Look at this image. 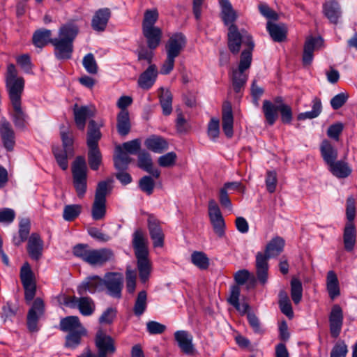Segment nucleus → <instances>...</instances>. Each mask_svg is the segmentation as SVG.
Returning a JSON list of instances; mask_svg holds the SVG:
<instances>
[{"label":"nucleus","instance_id":"obj_55","mask_svg":"<svg viewBox=\"0 0 357 357\" xmlns=\"http://www.w3.org/2000/svg\"><path fill=\"white\" fill-rule=\"evenodd\" d=\"M191 261L201 269H206L209 265L208 257L202 252H194L191 255Z\"/></svg>","mask_w":357,"mask_h":357},{"label":"nucleus","instance_id":"obj_35","mask_svg":"<svg viewBox=\"0 0 357 357\" xmlns=\"http://www.w3.org/2000/svg\"><path fill=\"white\" fill-rule=\"evenodd\" d=\"M60 328L65 332L84 331L85 329L77 316H68L60 321Z\"/></svg>","mask_w":357,"mask_h":357},{"label":"nucleus","instance_id":"obj_4","mask_svg":"<svg viewBox=\"0 0 357 357\" xmlns=\"http://www.w3.org/2000/svg\"><path fill=\"white\" fill-rule=\"evenodd\" d=\"M6 86L10 102H21V96L24 87V80L22 77L17 76V70L13 64H9L7 66Z\"/></svg>","mask_w":357,"mask_h":357},{"label":"nucleus","instance_id":"obj_46","mask_svg":"<svg viewBox=\"0 0 357 357\" xmlns=\"http://www.w3.org/2000/svg\"><path fill=\"white\" fill-rule=\"evenodd\" d=\"M328 166L333 174L338 178L347 177L351 172V169L348 164L343 161L335 160Z\"/></svg>","mask_w":357,"mask_h":357},{"label":"nucleus","instance_id":"obj_56","mask_svg":"<svg viewBox=\"0 0 357 357\" xmlns=\"http://www.w3.org/2000/svg\"><path fill=\"white\" fill-rule=\"evenodd\" d=\"M109 183L110 181H103L98 184L94 199L106 201V195L110 191Z\"/></svg>","mask_w":357,"mask_h":357},{"label":"nucleus","instance_id":"obj_15","mask_svg":"<svg viewBox=\"0 0 357 357\" xmlns=\"http://www.w3.org/2000/svg\"><path fill=\"white\" fill-rule=\"evenodd\" d=\"M75 122L77 127L82 130H84L86 119L93 117L96 114L93 105L78 106L75 104L73 108Z\"/></svg>","mask_w":357,"mask_h":357},{"label":"nucleus","instance_id":"obj_38","mask_svg":"<svg viewBox=\"0 0 357 357\" xmlns=\"http://www.w3.org/2000/svg\"><path fill=\"white\" fill-rule=\"evenodd\" d=\"M13 113L11 114L12 120L17 128H24L26 126L27 115L22 110L21 102L11 103Z\"/></svg>","mask_w":357,"mask_h":357},{"label":"nucleus","instance_id":"obj_50","mask_svg":"<svg viewBox=\"0 0 357 357\" xmlns=\"http://www.w3.org/2000/svg\"><path fill=\"white\" fill-rule=\"evenodd\" d=\"M89 164L93 170H97L101 164L102 155L98 148H89Z\"/></svg>","mask_w":357,"mask_h":357},{"label":"nucleus","instance_id":"obj_31","mask_svg":"<svg viewBox=\"0 0 357 357\" xmlns=\"http://www.w3.org/2000/svg\"><path fill=\"white\" fill-rule=\"evenodd\" d=\"M320 151L324 160L328 165L333 163L337 158V149L328 140L325 139L321 142Z\"/></svg>","mask_w":357,"mask_h":357},{"label":"nucleus","instance_id":"obj_36","mask_svg":"<svg viewBox=\"0 0 357 357\" xmlns=\"http://www.w3.org/2000/svg\"><path fill=\"white\" fill-rule=\"evenodd\" d=\"M326 289L331 299H335L340 294L339 281L335 273L330 271L326 277Z\"/></svg>","mask_w":357,"mask_h":357},{"label":"nucleus","instance_id":"obj_5","mask_svg":"<svg viewBox=\"0 0 357 357\" xmlns=\"http://www.w3.org/2000/svg\"><path fill=\"white\" fill-rule=\"evenodd\" d=\"M252 57L249 53L244 52L241 54L240 61L236 68H233L231 74V79L234 90L238 93L244 87L247 79L246 71L250 68Z\"/></svg>","mask_w":357,"mask_h":357},{"label":"nucleus","instance_id":"obj_20","mask_svg":"<svg viewBox=\"0 0 357 357\" xmlns=\"http://www.w3.org/2000/svg\"><path fill=\"white\" fill-rule=\"evenodd\" d=\"M114 258L113 252L109 249H91L87 263L91 266H100Z\"/></svg>","mask_w":357,"mask_h":357},{"label":"nucleus","instance_id":"obj_27","mask_svg":"<svg viewBox=\"0 0 357 357\" xmlns=\"http://www.w3.org/2000/svg\"><path fill=\"white\" fill-rule=\"evenodd\" d=\"M43 241L37 234H32L29 239L27 250L30 257L38 260L43 253Z\"/></svg>","mask_w":357,"mask_h":357},{"label":"nucleus","instance_id":"obj_48","mask_svg":"<svg viewBox=\"0 0 357 357\" xmlns=\"http://www.w3.org/2000/svg\"><path fill=\"white\" fill-rule=\"evenodd\" d=\"M147 294L145 291L139 292L134 305V313L137 316H141L146 309Z\"/></svg>","mask_w":357,"mask_h":357},{"label":"nucleus","instance_id":"obj_40","mask_svg":"<svg viewBox=\"0 0 357 357\" xmlns=\"http://www.w3.org/2000/svg\"><path fill=\"white\" fill-rule=\"evenodd\" d=\"M266 28L273 40L282 42L286 38L287 28L284 24H276L268 22Z\"/></svg>","mask_w":357,"mask_h":357},{"label":"nucleus","instance_id":"obj_16","mask_svg":"<svg viewBox=\"0 0 357 357\" xmlns=\"http://www.w3.org/2000/svg\"><path fill=\"white\" fill-rule=\"evenodd\" d=\"M330 332L331 336L336 338L339 336L343 325V312L339 305L332 307L329 315Z\"/></svg>","mask_w":357,"mask_h":357},{"label":"nucleus","instance_id":"obj_17","mask_svg":"<svg viewBox=\"0 0 357 357\" xmlns=\"http://www.w3.org/2000/svg\"><path fill=\"white\" fill-rule=\"evenodd\" d=\"M185 38L182 33L172 36L165 45L167 55L176 59L185 46Z\"/></svg>","mask_w":357,"mask_h":357},{"label":"nucleus","instance_id":"obj_52","mask_svg":"<svg viewBox=\"0 0 357 357\" xmlns=\"http://www.w3.org/2000/svg\"><path fill=\"white\" fill-rule=\"evenodd\" d=\"M86 333V329L84 331L70 332L66 337V346L69 348H75L80 343L81 337Z\"/></svg>","mask_w":357,"mask_h":357},{"label":"nucleus","instance_id":"obj_12","mask_svg":"<svg viewBox=\"0 0 357 357\" xmlns=\"http://www.w3.org/2000/svg\"><path fill=\"white\" fill-rule=\"evenodd\" d=\"M45 305L41 298H37L33 303L31 307L27 314V327L31 332L38 331V322L43 315Z\"/></svg>","mask_w":357,"mask_h":357},{"label":"nucleus","instance_id":"obj_60","mask_svg":"<svg viewBox=\"0 0 357 357\" xmlns=\"http://www.w3.org/2000/svg\"><path fill=\"white\" fill-rule=\"evenodd\" d=\"M140 189L147 195H151L153 191L155 183L149 176H143L139 182Z\"/></svg>","mask_w":357,"mask_h":357},{"label":"nucleus","instance_id":"obj_29","mask_svg":"<svg viewBox=\"0 0 357 357\" xmlns=\"http://www.w3.org/2000/svg\"><path fill=\"white\" fill-rule=\"evenodd\" d=\"M142 32L147 41L148 47L155 50L160 45L162 38V30L158 27L144 28Z\"/></svg>","mask_w":357,"mask_h":357},{"label":"nucleus","instance_id":"obj_54","mask_svg":"<svg viewBox=\"0 0 357 357\" xmlns=\"http://www.w3.org/2000/svg\"><path fill=\"white\" fill-rule=\"evenodd\" d=\"M158 19V12L156 9L146 10L142 22V29L155 27V23Z\"/></svg>","mask_w":357,"mask_h":357},{"label":"nucleus","instance_id":"obj_28","mask_svg":"<svg viewBox=\"0 0 357 357\" xmlns=\"http://www.w3.org/2000/svg\"><path fill=\"white\" fill-rule=\"evenodd\" d=\"M222 130L229 138L233 136L234 117L231 106L229 102H225L222 108Z\"/></svg>","mask_w":357,"mask_h":357},{"label":"nucleus","instance_id":"obj_34","mask_svg":"<svg viewBox=\"0 0 357 357\" xmlns=\"http://www.w3.org/2000/svg\"><path fill=\"white\" fill-rule=\"evenodd\" d=\"M144 144L148 149L158 153H160L168 149L167 141L164 138L155 135L147 138Z\"/></svg>","mask_w":357,"mask_h":357},{"label":"nucleus","instance_id":"obj_57","mask_svg":"<svg viewBox=\"0 0 357 357\" xmlns=\"http://www.w3.org/2000/svg\"><path fill=\"white\" fill-rule=\"evenodd\" d=\"M82 64L89 73L96 74L98 72V66L93 54H87L83 59Z\"/></svg>","mask_w":357,"mask_h":357},{"label":"nucleus","instance_id":"obj_21","mask_svg":"<svg viewBox=\"0 0 357 357\" xmlns=\"http://www.w3.org/2000/svg\"><path fill=\"white\" fill-rule=\"evenodd\" d=\"M158 75L157 67L151 64L139 77L137 84L139 87L144 90L151 89L156 81Z\"/></svg>","mask_w":357,"mask_h":357},{"label":"nucleus","instance_id":"obj_30","mask_svg":"<svg viewBox=\"0 0 357 357\" xmlns=\"http://www.w3.org/2000/svg\"><path fill=\"white\" fill-rule=\"evenodd\" d=\"M221 17L224 24L228 26V31H229L231 26H236L234 24V22L236 20L238 15L228 0L222 1Z\"/></svg>","mask_w":357,"mask_h":357},{"label":"nucleus","instance_id":"obj_13","mask_svg":"<svg viewBox=\"0 0 357 357\" xmlns=\"http://www.w3.org/2000/svg\"><path fill=\"white\" fill-rule=\"evenodd\" d=\"M0 136L5 149L12 151L15 144V134L10 123L4 116L0 120Z\"/></svg>","mask_w":357,"mask_h":357},{"label":"nucleus","instance_id":"obj_3","mask_svg":"<svg viewBox=\"0 0 357 357\" xmlns=\"http://www.w3.org/2000/svg\"><path fill=\"white\" fill-rule=\"evenodd\" d=\"M228 47L230 52L234 54H237L241 48L244 52L249 53L252 56V52L255 47L252 37L245 29L239 30L237 26H231L227 33Z\"/></svg>","mask_w":357,"mask_h":357},{"label":"nucleus","instance_id":"obj_25","mask_svg":"<svg viewBox=\"0 0 357 357\" xmlns=\"http://www.w3.org/2000/svg\"><path fill=\"white\" fill-rule=\"evenodd\" d=\"M111 17V11L107 8L98 10L91 20V26L96 31H103Z\"/></svg>","mask_w":357,"mask_h":357},{"label":"nucleus","instance_id":"obj_26","mask_svg":"<svg viewBox=\"0 0 357 357\" xmlns=\"http://www.w3.org/2000/svg\"><path fill=\"white\" fill-rule=\"evenodd\" d=\"M137 166L155 178L160 177V171L157 168H153L151 156L148 152L143 151L139 153Z\"/></svg>","mask_w":357,"mask_h":357},{"label":"nucleus","instance_id":"obj_41","mask_svg":"<svg viewBox=\"0 0 357 357\" xmlns=\"http://www.w3.org/2000/svg\"><path fill=\"white\" fill-rule=\"evenodd\" d=\"M262 110L268 123L273 125L278 119V105H275L272 102L265 100L263 102Z\"/></svg>","mask_w":357,"mask_h":357},{"label":"nucleus","instance_id":"obj_44","mask_svg":"<svg viewBox=\"0 0 357 357\" xmlns=\"http://www.w3.org/2000/svg\"><path fill=\"white\" fill-rule=\"evenodd\" d=\"M52 31L48 29L36 31L33 36V43L36 47L42 48L49 43H52Z\"/></svg>","mask_w":357,"mask_h":357},{"label":"nucleus","instance_id":"obj_49","mask_svg":"<svg viewBox=\"0 0 357 357\" xmlns=\"http://www.w3.org/2000/svg\"><path fill=\"white\" fill-rule=\"evenodd\" d=\"M303 296V287L301 282L297 278L291 281V297L295 304L301 302Z\"/></svg>","mask_w":357,"mask_h":357},{"label":"nucleus","instance_id":"obj_45","mask_svg":"<svg viewBox=\"0 0 357 357\" xmlns=\"http://www.w3.org/2000/svg\"><path fill=\"white\" fill-rule=\"evenodd\" d=\"M131 159L128 153L123 151L121 146H117L116 148V154L114 156V162L116 169L118 170L126 169Z\"/></svg>","mask_w":357,"mask_h":357},{"label":"nucleus","instance_id":"obj_9","mask_svg":"<svg viewBox=\"0 0 357 357\" xmlns=\"http://www.w3.org/2000/svg\"><path fill=\"white\" fill-rule=\"evenodd\" d=\"M65 304L73 308H77L83 316L89 317L93 314L96 305L90 297L69 296L66 298Z\"/></svg>","mask_w":357,"mask_h":357},{"label":"nucleus","instance_id":"obj_43","mask_svg":"<svg viewBox=\"0 0 357 357\" xmlns=\"http://www.w3.org/2000/svg\"><path fill=\"white\" fill-rule=\"evenodd\" d=\"M284 241L280 237L273 238L266 245L265 252L271 258L279 255L283 250Z\"/></svg>","mask_w":357,"mask_h":357},{"label":"nucleus","instance_id":"obj_63","mask_svg":"<svg viewBox=\"0 0 357 357\" xmlns=\"http://www.w3.org/2000/svg\"><path fill=\"white\" fill-rule=\"evenodd\" d=\"M220 134V121L218 119L212 118L208 126V135L212 139H215Z\"/></svg>","mask_w":357,"mask_h":357},{"label":"nucleus","instance_id":"obj_61","mask_svg":"<svg viewBox=\"0 0 357 357\" xmlns=\"http://www.w3.org/2000/svg\"><path fill=\"white\" fill-rule=\"evenodd\" d=\"M91 250L87 245L79 244L73 248V252L75 256L87 263Z\"/></svg>","mask_w":357,"mask_h":357},{"label":"nucleus","instance_id":"obj_53","mask_svg":"<svg viewBox=\"0 0 357 357\" xmlns=\"http://www.w3.org/2000/svg\"><path fill=\"white\" fill-rule=\"evenodd\" d=\"M81 211V205H67L64 207L63 218L66 221H73L80 214Z\"/></svg>","mask_w":357,"mask_h":357},{"label":"nucleus","instance_id":"obj_33","mask_svg":"<svg viewBox=\"0 0 357 357\" xmlns=\"http://www.w3.org/2000/svg\"><path fill=\"white\" fill-rule=\"evenodd\" d=\"M356 238V230L353 222H348L344 227L343 241L344 248L347 251L353 250Z\"/></svg>","mask_w":357,"mask_h":357},{"label":"nucleus","instance_id":"obj_59","mask_svg":"<svg viewBox=\"0 0 357 357\" xmlns=\"http://www.w3.org/2000/svg\"><path fill=\"white\" fill-rule=\"evenodd\" d=\"M234 280L238 285L244 284L247 281L250 280L255 282V278L248 270L242 269L234 274Z\"/></svg>","mask_w":357,"mask_h":357},{"label":"nucleus","instance_id":"obj_64","mask_svg":"<svg viewBox=\"0 0 357 357\" xmlns=\"http://www.w3.org/2000/svg\"><path fill=\"white\" fill-rule=\"evenodd\" d=\"M278 112L281 114V120L284 123H289L292 120V112L291 107L284 104L278 105Z\"/></svg>","mask_w":357,"mask_h":357},{"label":"nucleus","instance_id":"obj_37","mask_svg":"<svg viewBox=\"0 0 357 357\" xmlns=\"http://www.w3.org/2000/svg\"><path fill=\"white\" fill-rule=\"evenodd\" d=\"M101 138V132L95 121L91 120L89 123L87 132V146L89 148H98V141Z\"/></svg>","mask_w":357,"mask_h":357},{"label":"nucleus","instance_id":"obj_18","mask_svg":"<svg viewBox=\"0 0 357 357\" xmlns=\"http://www.w3.org/2000/svg\"><path fill=\"white\" fill-rule=\"evenodd\" d=\"M102 289H103V279L98 275L86 278L77 287V292L79 295H84L87 292L93 294Z\"/></svg>","mask_w":357,"mask_h":357},{"label":"nucleus","instance_id":"obj_23","mask_svg":"<svg viewBox=\"0 0 357 357\" xmlns=\"http://www.w3.org/2000/svg\"><path fill=\"white\" fill-rule=\"evenodd\" d=\"M323 13L330 22L337 24L342 17V10L339 3L329 0L323 4Z\"/></svg>","mask_w":357,"mask_h":357},{"label":"nucleus","instance_id":"obj_22","mask_svg":"<svg viewBox=\"0 0 357 357\" xmlns=\"http://www.w3.org/2000/svg\"><path fill=\"white\" fill-rule=\"evenodd\" d=\"M271 257L266 253L259 252L256 255V272L257 279L261 284L268 281V260Z\"/></svg>","mask_w":357,"mask_h":357},{"label":"nucleus","instance_id":"obj_6","mask_svg":"<svg viewBox=\"0 0 357 357\" xmlns=\"http://www.w3.org/2000/svg\"><path fill=\"white\" fill-rule=\"evenodd\" d=\"M87 166L82 156L76 158L72 166L73 183L78 197H82L86 190Z\"/></svg>","mask_w":357,"mask_h":357},{"label":"nucleus","instance_id":"obj_47","mask_svg":"<svg viewBox=\"0 0 357 357\" xmlns=\"http://www.w3.org/2000/svg\"><path fill=\"white\" fill-rule=\"evenodd\" d=\"M106 214V201L94 199L91 208V215L94 220H100Z\"/></svg>","mask_w":357,"mask_h":357},{"label":"nucleus","instance_id":"obj_10","mask_svg":"<svg viewBox=\"0 0 357 357\" xmlns=\"http://www.w3.org/2000/svg\"><path fill=\"white\" fill-rule=\"evenodd\" d=\"M123 277L119 273H107L103 279V287L107 289V294L116 298L121 297Z\"/></svg>","mask_w":357,"mask_h":357},{"label":"nucleus","instance_id":"obj_39","mask_svg":"<svg viewBox=\"0 0 357 357\" xmlns=\"http://www.w3.org/2000/svg\"><path fill=\"white\" fill-rule=\"evenodd\" d=\"M116 128L119 135H127L130 130L129 113L127 110H121L117 116Z\"/></svg>","mask_w":357,"mask_h":357},{"label":"nucleus","instance_id":"obj_62","mask_svg":"<svg viewBox=\"0 0 357 357\" xmlns=\"http://www.w3.org/2000/svg\"><path fill=\"white\" fill-rule=\"evenodd\" d=\"M347 352L346 344L343 341H338L333 347L330 357H345Z\"/></svg>","mask_w":357,"mask_h":357},{"label":"nucleus","instance_id":"obj_58","mask_svg":"<svg viewBox=\"0 0 357 357\" xmlns=\"http://www.w3.org/2000/svg\"><path fill=\"white\" fill-rule=\"evenodd\" d=\"M176 154L174 152H169L158 158V165L162 167H173L176 161Z\"/></svg>","mask_w":357,"mask_h":357},{"label":"nucleus","instance_id":"obj_24","mask_svg":"<svg viewBox=\"0 0 357 357\" xmlns=\"http://www.w3.org/2000/svg\"><path fill=\"white\" fill-rule=\"evenodd\" d=\"M323 40L320 37H309L306 39L303 55L304 65H310L312 63L314 51L321 46Z\"/></svg>","mask_w":357,"mask_h":357},{"label":"nucleus","instance_id":"obj_11","mask_svg":"<svg viewBox=\"0 0 357 357\" xmlns=\"http://www.w3.org/2000/svg\"><path fill=\"white\" fill-rule=\"evenodd\" d=\"M96 347L98 349V357H107L113 354L116 351L114 340L102 331H98L95 339Z\"/></svg>","mask_w":357,"mask_h":357},{"label":"nucleus","instance_id":"obj_2","mask_svg":"<svg viewBox=\"0 0 357 357\" xmlns=\"http://www.w3.org/2000/svg\"><path fill=\"white\" fill-rule=\"evenodd\" d=\"M132 246L137 260V269L140 281L145 283L149 279L152 267L148 258V241L141 229H137L133 233Z\"/></svg>","mask_w":357,"mask_h":357},{"label":"nucleus","instance_id":"obj_51","mask_svg":"<svg viewBox=\"0 0 357 357\" xmlns=\"http://www.w3.org/2000/svg\"><path fill=\"white\" fill-rule=\"evenodd\" d=\"M52 151L59 167L63 170L67 169L68 167V162L67 160L68 155H72L69 153V151H66V150H60L58 147L55 146H53Z\"/></svg>","mask_w":357,"mask_h":357},{"label":"nucleus","instance_id":"obj_14","mask_svg":"<svg viewBox=\"0 0 357 357\" xmlns=\"http://www.w3.org/2000/svg\"><path fill=\"white\" fill-rule=\"evenodd\" d=\"M147 223L153 246L163 247L165 235L160 226V222L153 215L149 214Z\"/></svg>","mask_w":357,"mask_h":357},{"label":"nucleus","instance_id":"obj_32","mask_svg":"<svg viewBox=\"0 0 357 357\" xmlns=\"http://www.w3.org/2000/svg\"><path fill=\"white\" fill-rule=\"evenodd\" d=\"M240 294V287L238 285H233L230 288V295L227 301L240 313L245 314L248 312L249 309V305L248 303H243L242 304L239 303Z\"/></svg>","mask_w":357,"mask_h":357},{"label":"nucleus","instance_id":"obj_8","mask_svg":"<svg viewBox=\"0 0 357 357\" xmlns=\"http://www.w3.org/2000/svg\"><path fill=\"white\" fill-rule=\"evenodd\" d=\"M208 211L214 232L219 238L224 237L225 235V222L219 206L213 199L208 201Z\"/></svg>","mask_w":357,"mask_h":357},{"label":"nucleus","instance_id":"obj_42","mask_svg":"<svg viewBox=\"0 0 357 357\" xmlns=\"http://www.w3.org/2000/svg\"><path fill=\"white\" fill-rule=\"evenodd\" d=\"M160 103L165 115H169L172 111V95L168 89L163 87L159 89Z\"/></svg>","mask_w":357,"mask_h":357},{"label":"nucleus","instance_id":"obj_7","mask_svg":"<svg viewBox=\"0 0 357 357\" xmlns=\"http://www.w3.org/2000/svg\"><path fill=\"white\" fill-rule=\"evenodd\" d=\"M20 280L24 289V298L31 302L36 291V282L34 273L28 262H25L20 269Z\"/></svg>","mask_w":357,"mask_h":357},{"label":"nucleus","instance_id":"obj_19","mask_svg":"<svg viewBox=\"0 0 357 357\" xmlns=\"http://www.w3.org/2000/svg\"><path fill=\"white\" fill-rule=\"evenodd\" d=\"M174 338L178 347L185 354L192 355L195 351L192 344L193 337L186 331H177L174 333Z\"/></svg>","mask_w":357,"mask_h":357},{"label":"nucleus","instance_id":"obj_1","mask_svg":"<svg viewBox=\"0 0 357 357\" xmlns=\"http://www.w3.org/2000/svg\"><path fill=\"white\" fill-rule=\"evenodd\" d=\"M79 32V27L74 22L62 25L59 30V38H54L52 44L54 55L58 59H68L73 51V41Z\"/></svg>","mask_w":357,"mask_h":357}]
</instances>
